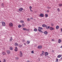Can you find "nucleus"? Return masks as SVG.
Instances as JSON below:
<instances>
[{
    "mask_svg": "<svg viewBox=\"0 0 62 62\" xmlns=\"http://www.w3.org/2000/svg\"><path fill=\"white\" fill-rule=\"evenodd\" d=\"M20 22L21 23H24V21H23V20H21V21H20Z\"/></svg>",
    "mask_w": 62,
    "mask_h": 62,
    "instance_id": "bb28decb",
    "label": "nucleus"
},
{
    "mask_svg": "<svg viewBox=\"0 0 62 62\" xmlns=\"http://www.w3.org/2000/svg\"><path fill=\"white\" fill-rule=\"evenodd\" d=\"M54 24L53 23L51 24V25L52 26H54Z\"/></svg>",
    "mask_w": 62,
    "mask_h": 62,
    "instance_id": "79ce46f5",
    "label": "nucleus"
},
{
    "mask_svg": "<svg viewBox=\"0 0 62 62\" xmlns=\"http://www.w3.org/2000/svg\"><path fill=\"white\" fill-rule=\"evenodd\" d=\"M61 31L62 32V28L61 29Z\"/></svg>",
    "mask_w": 62,
    "mask_h": 62,
    "instance_id": "de8ad7c7",
    "label": "nucleus"
},
{
    "mask_svg": "<svg viewBox=\"0 0 62 62\" xmlns=\"http://www.w3.org/2000/svg\"><path fill=\"white\" fill-rule=\"evenodd\" d=\"M24 45H26V44H25V43H24Z\"/></svg>",
    "mask_w": 62,
    "mask_h": 62,
    "instance_id": "603ef678",
    "label": "nucleus"
},
{
    "mask_svg": "<svg viewBox=\"0 0 62 62\" xmlns=\"http://www.w3.org/2000/svg\"><path fill=\"white\" fill-rule=\"evenodd\" d=\"M39 29H38V31H39V32H40L41 33H43V31H42L41 30H42V29H43V28L42 27H38Z\"/></svg>",
    "mask_w": 62,
    "mask_h": 62,
    "instance_id": "f257e3e1",
    "label": "nucleus"
},
{
    "mask_svg": "<svg viewBox=\"0 0 62 62\" xmlns=\"http://www.w3.org/2000/svg\"><path fill=\"white\" fill-rule=\"evenodd\" d=\"M16 59H18V58L17 57H16Z\"/></svg>",
    "mask_w": 62,
    "mask_h": 62,
    "instance_id": "c03bdc74",
    "label": "nucleus"
},
{
    "mask_svg": "<svg viewBox=\"0 0 62 62\" xmlns=\"http://www.w3.org/2000/svg\"><path fill=\"white\" fill-rule=\"evenodd\" d=\"M47 8L48 9H50L51 8L49 7H47Z\"/></svg>",
    "mask_w": 62,
    "mask_h": 62,
    "instance_id": "473e14b6",
    "label": "nucleus"
},
{
    "mask_svg": "<svg viewBox=\"0 0 62 62\" xmlns=\"http://www.w3.org/2000/svg\"><path fill=\"white\" fill-rule=\"evenodd\" d=\"M34 31L35 32H37L38 31V30L36 28L34 29Z\"/></svg>",
    "mask_w": 62,
    "mask_h": 62,
    "instance_id": "6ab92c4d",
    "label": "nucleus"
},
{
    "mask_svg": "<svg viewBox=\"0 0 62 62\" xmlns=\"http://www.w3.org/2000/svg\"><path fill=\"white\" fill-rule=\"evenodd\" d=\"M50 26H49L48 27H47V26L46 25V28L47 29H49V28H50Z\"/></svg>",
    "mask_w": 62,
    "mask_h": 62,
    "instance_id": "a211bd4d",
    "label": "nucleus"
},
{
    "mask_svg": "<svg viewBox=\"0 0 62 62\" xmlns=\"http://www.w3.org/2000/svg\"><path fill=\"white\" fill-rule=\"evenodd\" d=\"M59 26H57L56 27V29H58V28H59Z\"/></svg>",
    "mask_w": 62,
    "mask_h": 62,
    "instance_id": "c85d7f7f",
    "label": "nucleus"
},
{
    "mask_svg": "<svg viewBox=\"0 0 62 62\" xmlns=\"http://www.w3.org/2000/svg\"><path fill=\"white\" fill-rule=\"evenodd\" d=\"M10 39H10V41H12V37H11L10 38Z\"/></svg>",
    "mask_w": 62,
    "mask_h": 62,
    "instance_id": "cd10ccee",
    "label": "nucleus"
},
{
    "mask_svg": "<svg viewBox=\"0 0 62 62\" xmlns=\"http://www.w3.org/2000/svg\"><path fill=\"white\" fill-rule=\"evenodd\" d=\"M9 49L10 50H13V47H10Z\"/></svg>",
    "mask_w": 62,
    "mask_h": 62,
    "instance_id": "a878e982",
    "label": "nucleus"
},
{
    "mask_svg": "<svg viewBox=\"0 0 62 62\" xmlns=\"http://www.w3.org/2000/svg\"><path fill=\"white\" fill-rule=\"evenodd\" d=\"M20 56H22V55H23V53H22V52L21 51L20 52Z\"/></svg>",
    "mask_w": 62,
    "mask_h": 62,
    "instance_id": "f8f14e48",
    "label": "nucleus"
},
{
    "mask_svg": "<svg viewBox=\"0 0 62 62\" xmlns=\"http://www.w3.org/2000/svg\"><path fill=\"white\" fill-rule=\"evenodd\" d=\"M30 10L31 11V12H33V10H32V9H30Z\"/></svg>",
    "mask_w": 62,
    "mask_h": 62,
    "instance_id": "37998d69",
    "label": "nucleus"
},
{
    "mask_svg": "<svg viewBox=\"0 0 62 62\" xmlns=\"http://www.w3.org/2000/svg\"><path fill=\"white\" fill-rule=\"evenodd\" d=\"M48 33V32L47 31H45L44 32V34H45V35H46V34H47Z\"/></svg>",
    "mask_w": 62,
    "mask_h": 62,
    "instance_id": "aec40b11",
    "label": "nucleus"
},
{
    "mask_svg": "<svg viewBox=\"0 0 62 62\" xmlns=\"http://www.w3.org/2000/svg\"><path fill=\"white\" fill-rule=\"evenodd\" d=\"M27 21H30V18H28V19H27Z\"/></svg>",
    "mask_w": 62,
    "mask_h": 62,
    "instance_id": "c9c22d12",
    "label": "nucleus"
},
{
    "mask_svg": "<svg viewBox=\"0 0 62 62\" xmlns=\"http://www.w3.org/2000/svg\"><path fill=\"white\" fill-rule=\"evenodd\" d=\"M3 62H6V60L5 59L3 60Z\"/></svg>",
    "mask_w": 62,
    "mask_h": 62,
    "instance_id": "ea45409f",
    "label": "nucleus"
},
{
    "mask_svg": "<svg viewBox=\"0 0 62 62\" xmlns=\"http://www.w3.org/2000/svg\"><path fill=\"white\" fill-rule=\"evenodd\" d=\"M31 54H34V51H32L31 52Z\"/></svg>",
    "mask_w": 62,
    "mask_h": 62,
    "instance_id": "4c0bfd02",
    "label": "nucleus"
},
{
    "mask_svg": "<svg viewBox=\"0 0 62 62\" xmlns=\"http://www.w3.org/2000/svg\"><path fill=\"white\" fill-rule=\"evenodd\" d=\"M29 8H30V9H32V7L31 6H30V7Z\"/></svg>",
    "mask_w": 62,
    "mask_h": 62,
    "instance_id": "f704fd0d",
    "label": "nucleus"
},
{
    "mask_svg": "<svg viewBox=\"0 0 62 62\" xmlns=\"http://www.w3.org/2000/svg\"><path fill=\"white\" fill-rule=\"evenodd\" d=\"M0 62H2L0 60Z\"/></svg>",
    "mask_w": 62,
    "mask_h": 62,
    "instance_id": "864d4df0",
    "label": "nucleus"
},
{
    "mask_svg": "<svg viewBox=\"0 0 62 62\" xmlns=\"http://www.w3.org/2000/svg\"><path fill=\"white\" fill-rule=\"evenodd\" d=\"M22 41L23 42H25V39H24L22 40Z\"/></svg>",
    "mask_w": 62,
    "mask_h": 62,
    "instance_id": "7c9ffc66",
    "label": "nucleus"
},
{
    "mask_svg": "<svg viewBox=\"0 0 62 62\" xmlns=\"http://www.w3.org/2000/svg\"><path fill=\"white\" fill-rule=\"evenodd\" d=\"M57 11H58V12H59V11H60V10L59 9V8H58L57 9Z\"/></svg>",
    "mask_w": 62,
    "mask_h": 62,
    "instance_id": "72a5a7b5",
    "label": "nucleus"
},
{
    "mask_svg": "<svg viewBox=\"0 0 62 62\" xmlns=\"http://www.w3.org/2000/svg\"><path fill=\"white\" fill-rule=\"evenodd\" d=\"M46 26L47 25H46L45 24H43L42 25V27H46Z\"/></svg>",
    "mask_w": 62,
    "mask_h": 62,
    "instance_id": "f3484780",
    "label": "nucleus"
},
{
    "mask_svg": "<svg viewBox=\"0 0 62 62\" xmlns=\"http://www.w3.org/2000/svg\"><path fill=\"white\" fill-rule=\"evenodd\" d=\"M30 19H31V20H33V17H31L30 18Z\"/></svg>",
    "mask_w": 62,
    "mask_h": 62,
    "instance_id": "58836bf2",
    "label": "nucleus"
},
{
    "mask_svg": "<svg viewBox=\"0 0 62 62\" xmlns=\"http://www.w3.org/2000/svg\"><path fill=\"white\" fill-rule=\"evenodd\" d=\"M61 48H62V46H61L60 47Z\"/></svg>",
    "mask_w": 62,
    "mask_h": 62,
    "instance_id": "8fccbe9b",
    "label": "nucleus"
},
{
    "mask_svg": "<svg viewBox=\"0 0 62 62\" xmlns=\"http://www.w3.org/2000/svg\"><path fill=\"white\" fill-rule=\"evenodd\" d=\"M40 17H44V15L43 14H40L39 16Z\"/></svg>",
    "mask_w": 62,
    "mask_h": 62,
    "instance_id": "0eeeda50",
    "label": "nucleus"
},
{
    "mask_svg": "<svg viewBox=\"0 0 62 62\" xmlns=\"http://www.w3.org/2000/svg\"><path fill=\"white\" fill-rule=\"evenodd\" d=\"M23 46V44H20V45H19V47H20L21 48L22 47V46Z\"/></svg>",
    "mask_w": 62,
    "mask_h": 62,
    "instance_id": "412c9836",
    "label": "nucleus"
},
{
    "mask_svg": "<svg viewBox=\"0 0 62 62\" xmlns=\"http://www.w3.org/2000/svg\"><path fill=\"white\" fill-rule=\"evenodd\" d=\"M49 29L50 30L52 31L54 30V28H53V27H50L49 28Z\"/></svg>",
    "mask_w": 62,
    "mask_h": 62,
    "instance_id": "1a4fd4ad",
    "label": "nucleus"
},
{
    "mask_svg": "<svg viewBox=\"0 0 62 62\" xmlns=\"http://www.w3.org/2000/svg\"><path fill=\"white\" fill-rule=\"evenodd\" d=\"M18 27L19 28H20L21 27V25H18Z\"/></svg>",
    "mask_w": 62,
    "mask_h": 62,
    "instance_id": "c756f323",
    "label": "nucleus"
},
{
    "mask_svg": "<svg viewBox=\"0 0 62 62\" xmlns=\"http://www.w3.org/2000/svg\"><path fill=\"white\" fill-rule=\"evenodd\" d=\"M15 46H18V44L17 43H15Z\"/></svg>",
    "mask_w": 62,
    "mask_h": 62,
    "instance_id": "dca6fc26",
    "label": "nucleus"
},
{
    "mask_svg": "<svg viewBox=\"0 0 62 62\" xmlns=\"http://www.w3.org/2000/svg\"><path fill=\"white\" fill-rule=\"evenodd\" d=\"M42 54H40V56H42L43 55H44V53H45V52L44 51H42Z\"/></svg>",
    "mask_w": 62,
    "mask_h": 62,
    "instance_id": "39448f33",
    "label": "nucleus"
},
{
    "mask_svg": "<svg viewBox=\"0 0 62 62\" xmlns=\"http://www.w3.org/2000/svg\"><path fill=\"white\" fill-rule=\"evenodd\" d=\"M62 56V55H59L58 56V58H60V57H61Z\"/></svg>",
    "mask_w": 62,
    "mask_h": 62,
    "instance_id": "4be33fe9",
    "label": "nucleus"
},
{
    "mask_svg": "<svg viewBox=\"0 0 62 62\" xmlns=\"http://www.w3.org/2000/svg\"><path fill=\"white\" fill-rule=\"evenodd\" d=\"M2 25L3 26H6V23L4 22H2L1 23Z\"/></svg>",
    "mask_w": 62,
    "mask_h": 62,
    "instance_id": "f03ea898",
    "label": "nucleus"
},
{
    "mask_svg": "<svg viewBox=\"0 0 62 62\" xmlns=\"http://www.w3.org/2000/svg\"><path fill=\"white\" fill-rule=\"evenodd\" d=\"M59 6L60 7H61V6H62V4L61 3L59 4Z\"/></svg>",
    "mask_w": 62,
    "mask_h": 62,
    "instance_id": "b1692460",
    "label": "nucleus"
},
{
    "mask_svg": "<svg viewBox=\"0 0 62 62\" xmlns=\"http://www.w3.org/2000/svg\"><path fill=\"white\" fill-rule=\"evenodd\" d=\"M47 12H49V11L48 10H47Z\"/></svg>",
    "mask_w": 62,
    "mask_h": 62,
    "instance_id": "09e8293b",
    "label": "nucleus"
},
{
    "mask_svg": "<svg viewBox=\"0 0 62 62\" xmlns=\"http://www.w3.org/2000/svg\"><path fill=\"white\" fill-rule=\"evenodd\" d=\"M45 56L47 55H48V54H49L47 52H45Z\"/></svg>",
    "mask_w": 62,
    "mask_h": 62,
    "instance_id": "6e6552de",
    "label": "nucleus"
},
{
    "mask_svg": "<svg viewBox=\"0 0 62 62\" xmlns=\"http://www.w3.org/2000/svg\"><path fill=\"white\" fill-rule=\"evenodd\" d=\"M48 14H45V17H46V18L48 17Z\"/></svg>",
    "mask_w": 62,
    "mask_h": 62,
    "instance_id": "5701e85b",
    "label": "nucleus"
},
{
    "mask_svg": "<svg viewBox=\"0 0 62 62\" xmlns=\"http://www.w3.org/2000/svg\"><path fill=\"white\" fill-rule=\"evenodd\" d=\"M30 41L29 42L28 41H27V43L28 44H29L30 43Z\"/></svg>",
    "mask_w": 62,
    "mask_h": 62,
    "instance_id": "393cba45",
    "label": "nucleus"
},
{
    "mask_svg": "<svg viewBox=\"0 0 62 62\" xmlns=\"http://www.w3.org/2000/svg\"><path fill=\"white\" fill-rule=\"evenodd\" d=\"M56 62H58V59H57L56 60Z\"/></svg>",
    "mask_w": 62,
    "mask_h": 62,
    "instance_id": "e433bc0d",
    "label": "nucleus"
},
{
    "mask_svg": "<svg viewBox=\"0 0 62 62\" xmlns=\"http://www.w3.org/2000/svg\"><path fill=\"white\" fill-rule=\"evenodd\" d=\"M6 52H7V54H10V51H9V50L7 51H6Z\"/></svg>",
    "mask_w": 62,
    "mask_h": 62,
    "instance_id": "9d476101",
    "label": "nucleus"
},
{
    "mask_svg": "<svg viewBox=\"0 0 62 62\" xmlns=\"http://www.w3.org/2000/svg\"><path fill=\"white\" fill-rule=\"evenodd\" d=\"M23 10V9L22 8H20L19 9V11H22Z\"/></svg>",
    "mask_w": 62,
    "mask_h": 62,
    "instance_id": "2eb2a0df",
    "label": "nucleus"
},
{
    "mask_svg": "<svg viewBox=\"0 0 62 62\" xmlns=\"http://www.w3.org/2000/svg\"><path fill=\"white\" fill-rule=\"evenodd\" d=\"M62 59V57H61V59Z\"/></svg>",
    "mask_w": 62,
    "mask_h": 62,
    "instance_id": "3c124183",
    "label": "nucleus"
},
{
    "mask_svg": "<svg viewBox=\"0 0 62 62\" xmlns=\"http://www.w3.org/2000/svg\"><path fill=\"white\" fill-rule=\"evenodd\" d=\"M38 48L39 49H42V46H39L38 47Z\"/></svg>",
    "mask_w": 62,
    "mask_h": 62,
    "instance_id": "423d86ee",
    "label": "nucleus"
},
{
    "mask_svg": "<svg viewBox=\"0 0 62 62\" xmlns=\"http://www.w3.org/2000/svg\"><path fill=\"white\" fill-rule=\"evenodd\" d=\"M22 26H23V27H24V24H22Z\"/></svg>",
    "mask_w": 62,
    "mask_h": 62,
    "instance_id": "a19ab883",
    "label": "nucleus"
},
{
    "mask_svg": "<svg viewBox=\"0 0 62 62\" xmlns=\"http://www.w3.org/2000/svg\"><path fill=\"white\" fill-rule=\"evenodd\" d=\"M26 62H30V61H27Z\"/></svg>",
    "mask_w": 62,
    "mask_h": 62,
    "instance_id": "49530a36",
    "label": "nucleus"
},
{
    "mask_svg": "<svg viewBox=\"0 0 62 62\" xmlns=\"http://www.w3.org/2000/svg\"><path fill=\"white\" fill-rule=\"evenodd\" d=\"M17 51H18V48H17V47H15V52H17Z\"/></svg>",
    "mask_w": 62,
    "mask_h": 62,
    "instance_id": "ddd939ff",
    "label": "nucleus"
},
{
    "mask_svg": "<svg viewBox=\"0 0 62 62\" xmlns=\"http://www.w3.org/2000/svg\"><path fill=\"white\" fill-rule=\"evenodd\" d=\"M23 30H25V31H29V29H27L26 28H23Z\"/></svg>",
    "mask_w": 62,
    "mask_h": 62,
    "instance_id": "7ed1b4c3",
    "label": "nucleus"
},
{
    "mask_svg": "<svg viewBox=\"0 0 62 62\" xmlns=\"http://www.w3.org/2000/svg\"><path fill=\"white\" fill-rule=\"evenodd\" d=\"M2 54L3 55H6V53L5 52H2Z\"/></svg>",
    "mask_w": 62,
    "mask_h": 62,
    "instance_id": "4468645a",
    "label": "nucleus"
},
{
    "mask_svg": "<svg viewBox=\"0 0 62 62\" xmlns=\"http://www.w3.org/2000/svg\"><path fill=\"white\" fill-rule=\"evenodd\" d=\"M1 6H2V7H4V4L2 3Z\"/></svg>",
    "mask_w": 62,
    "mask_h": 62,
    "instance_id": "2f4dec72",
    "label": "nucleus"
},
{
    "mask_svg": "<svg viewBox=\"0 0 62 62\" xmlns=\"http://www.w3.org/2000/svg\"><path fill=\"white\" fill-rule=\"evenodd\" d=\"M61 41H62L60 39H59L58 40V43H61Z\"/></svg>",
    "mask_w": 62,
    "mask_h": 62,
    "instance_id": "9b49d317",
    "label": "nucleus"
},
{
    "mask_svg": "<svg viewBox=\"0 0 62 62\" xmlns=\"http://www.w3.org/2000/svg\"><path fill=\"white\" fill-rule=\"evenodd\" d=\"M52 41H54V39H52Z\"/></svg>",
    "mask_w": 62,
    "mask_h": 62,
    "instance_id": "a18cd8bd",
    "label": "nucleus"
},
{
    "mask_svg": "<svg viewBox=\"0 0 62 62\" xmlns=\"http://www.w3.org/2000/svg\"><path fill=\"white\" fill-rule=\"evenodd\" d=\"M9 25L10 27H11L12 26H13V24L12 23H10L9 24Z\"/></svg>",
    "mask_w": 62,
    "mask_h": 62,
    "instance_id": "20e7f679",
    "label": "nucleus"
}]
</instances>
